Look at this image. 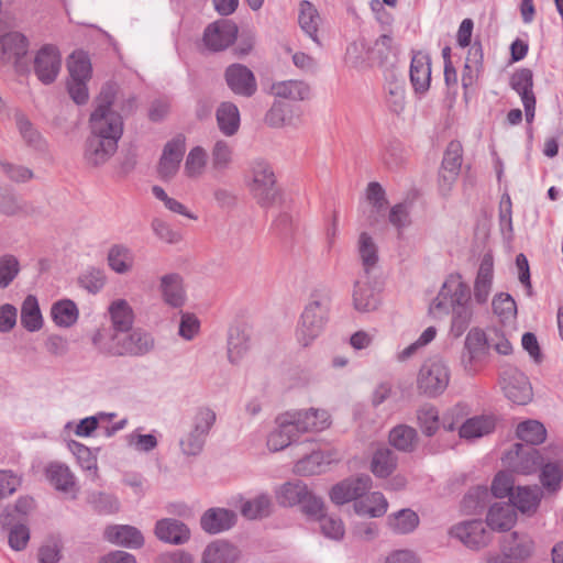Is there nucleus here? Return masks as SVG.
Listing matches in <instances>:
<instances>
[{
    "mask_svg": "<svg viewBox=\"0 0 563 563\" xmlns=\"http://www.w3.org/2000/svg\"><path fill=\"white\" fill-rule=\"evenodd\" d=\"M70 451L77 456L82 470L89 472L93 477L97 476V459L91 451L84 444L71 441L69 443Z\"/></svg>",
    "mask_w": 563,
    "mask_h": 563,
    "instance_id": "obj_63",
    "label": "nucleus"
},
{
    "mask_svg": "<svg viewBox=\"0 0 563 563\" xmlns=\"http://www.w3.org/2000/svg\"><path fill=\"white\" fill-rule=\"evenodd\" d=\"M238 26L230 20H218L209 24L203 32L205 45L213 52L229 47L236 38Z\"/></svg>",
    "mask_w": 563,
    "mask_h": 563,
    "instance_id": "obj_13",
    "label": "nucleus"
},
{
    "mask_svg": "<svg viewBox=\"0 0 563 563\" xmlns=\"http://www.w3.org/2000/svg\"><path fill=\"white\" fill-rule=\"evenodd\" d=\"M449 382V366L438 357L430 358L422 364L417 380L419 390L428 397L443 394Z\"/></svg>",
    "mask_w": 563,
    "mask_h": 563,
    "instance_id": "obj_7",
    "label": "nucleus"
},
{
    "mask_svg": "<svg viewBox=\"0 0 563 563\" xmlns=\"http://www.w3.org/2000/svg\"><path fill=\"white\" fill-rule=\"evenodd\" d=\"M489 349L490 342L485 332L478 328L472 329L465 338L461 354V364L465 372L474 374L487 358Z\"/></svg>",
    "mask_w": 563,
    "mask_h": 563,
    "instance_id": "obj_9",
    "label": "nucleus"
},
{
    "mask_svg": "<svg viewBox=\"0 0 563 563\" xmlns=\"http://www.w3.org/2000/svg\"><path fill=\"white\" fill-rule=\"evenodd\" d=\"M249 189L261 208H272L283 200L273 166L263 158H255L249 167Z\"/></svg>",
    "mask_w": 563,
    "mask_h": 563,
    "instance_id": "obj_5",
    "label": "nucleus"
},
{
    "mask_svg": "<svg viewBox=\"0 0 563 563\" xmlns=\"http://www.w3.org/2000/svg\"><path fill=\"white\" fill-rule=\"evenodd\" d=\"M277 428L272 431L267 438V448L273 452H278L296 441L298 432L295 429L287 412L276 418Z\"/></svg>",
    "mask_w": 563,
    "mask_h": 563,
    "instance_id": "obj_27",
    "label": "nucleus"
},
{
    "mask_svg": "<svg viewBox=\"0 0 563 563\" xmlns=\"http://www.w3.org/2000/svg\"><path fill=\"white\" fill-rule=\"evenodd\" d=\"M115 95L117 86L114 84L107 82L102 86L89 123L90 132L99 136L111 137L118 143L123 134V119L111 108L115 100Z\"/></svg>",
    "mask_w": 563,
    "mask_h": 563,
    "instance_id": "obj_3",
    "label": "nucleus"
},
{
    "mask_svg": "<svg viewBox=\"0 0 563 563\" xmlns=\"http://www.w3.org/2000/svg\"><path fill=\"white\" fill-rule=\"evenodd\" d=\"M29 40L20 32H8L0 36V62L20 59L26 55Z\"/></svg>",
    "mask_w": 563,
    "mask_h": 563,
    "instance_id": "obj_30",
    "label": "nucleus"
},
{
    "mask_svg": "<svg viewBox=\"0 0 563 563\" xmlns=\"http://www.w3.org/2000/svg\"><path fill=\"white\" fill-rule=\"evenodd\" d=\"M93 344L102 353L110 355H144L148 353L154 345L151 334L142 330H124L106 336L98 332L93 339Z\"/></svg>",
    "mask_w": 563,
    "mask_h": 563,
    "instance_id": "obj_4",
    "label": "nucleus"
},
{
    "mask_svg": "<svg viewBox=\"0 0 563 563\" xmlns=\"http://www.w3.org/2000/svg\"><path fill=\"white\" fill-rule=\"evenodd\" d=\"M108 265L118 274H126L133 267L134 256L128 246L123 244H114L108 252Z\"/></svg>",
    "mask_w": 563,
    "mask_h": 563,
    "instance_id": "obj_44",
    "label": "nucleus"
},
{
    "mask_svg": "<svg viewBox=\"0 0 563 563\" xmlns=\"http://www.w3.org/2000/svg\"><path fill=\"white\" fill-rule=\"evenodd\" d=\"M184 153L185 137L183 135L166 143L157 167V173L163 180H169L177 174Z\"/></svg>",
    "mask_w": 563,
    "mask_h": 563,
    "instance_id": "obj_17",
    "label": "nucleus"
},
{
    "mask_svg": "<svg viewBox=\"0 0 563 563\" xmlns=\"http://www.w3.org/2000/svg\"><path fill=\"white\" fill-rule=\"evenodd\" d=\"M397 466V456L389 448L377 449L373 455L371 468L375 476L385 478Z\"/></svg>",
    "mask_w": 563,
    "mask_h": 563,
    "instance_id": "obj_48",
    "label": "nucleus"
},
{
    "mask_svg": "<svg viewBox=\"0 0 563 563\" xmlns=\"http://www.w3.org/2000/svg\"><path fill=\"white\" fill-rule=\"evenodd\" d=\"M338 450L312 451L295 464V472L301 476H310L325 472L328 466L341 460Z\"/></svg>",
    "mask_w": 563,
    "mask_h": 563,
    "instance_id": "obj_18",
    "label": "nucleus"
},
{
    "mask_svg": "<svg viewBox=\"0 0 563 563\" xmlns=\"http://www.w3.org/2000/svg\"><path fill=\"white\" fill-rule=\"evenodd\" d=\"M501 552L505 563H523L533 552V541L528 534L515 531L504 539Z\"/></svg>",
    "mask_w": 563,
    "mask_h": 563,
    "instance_id": "obj_19",
    "label": "nucleus"
},
{
    "mask_svg": "<svg viewBox=\"0 0 563 563\" xmlns=\"http://www.w3.org/2000/svg\"><path fill=\"white\" fill-rule=\"evenodd\" d=\"M419 427L423 434L432 437L439 429V412L433 405L426 404L417 411Z\"/></svg>",
    "mask_w": 563,
    "mask_h": 563,
    "instance_id": "obj_54",
    "label": "nucleus"
},
{
    "mask_svg": "<svg viewBox=\"0 0 563 563\" xmlns=\"http://www.w3.org/2000/svg\"><path fill=\"white\" fill-rule=\"evenodd\" d=\"M251 349V331L246 325H233L228 331L227 355L232 365H239Z\"/></svg>",
    "mask_w": 563,
    "mask_h": 563,
    "instance_id": "obj_21",
    "label": "nucleus"
},
{
    "mask_svg": "<svg viewBox=\"0 0 563 563\" xmlns=\"http://www.w3.org/2000/svg\"><path fill=\"white\" fill-rule=\"evenodd\" d=\"M388 503L379 492H374L365 498L354 503V510L357 515L377 518L387 511Z\"/></svg>",
    "mask_w": 563,
    "mask_h": 563,
    "instance_id": "obj_42",
    "label": "nucleus"
},
{
    "mask_svg": "<svg viewBox=\"0 0 563 563\" xmlns=\"http://www.w3.org/2000/svg\"><path fill=\"white\" fill-rule=\"evenodd\" d=\"M488 489L483 486L471 488L461 501V511L465 515H476L484 510L488 498Z\"/></svg>",
    "mask_w": 563,
    "mask_h": 563,
    "instance_id": "obj_53",
    "label": "nucleus"
},
{
    "mask_svg": "<svg viewBox=\"0 0 563 563\" xmlns=\"http://www.w3.org/2000/svg\"><path fill=\"white\" fill-rule=\"evenodd\" d=\"M517 437L525 442L523 445L533 446L542 443L547 438L544 426L537 420H527L518 424Z\"/></svg>",
    "mask_w": 563,
    "mask_h": 563,
    "instance_id": "obj_51",
    "label": "nucleus"
},
{
    "mask_svg": "<svg viewBox=\"0 0 563 563\" xmlns=\"http://www.w3.org/2000/svg\"><path fill=\"white\" fill-rule=\"evenodd\" d=\"M449 536L474 551L486 548L492 541V532L486 521L481 519L463 520L453 525L449 530Z\"/></svg>",
    "mask_w": 563,
    "mask_h": 563,
    "instance_id": "obj_8",
    "label": "nucleus"
},
{
    "mask_svg": "<svg viewBox=\"0 0 563 563\" xmlns=\"http://www.w3.org/2000/svg\"><path fill=\"white\" fill-rule=\"evenodd\" d=\"M309 492L306 484L300 481L285 483L277 495L278 503L284 507L301 505Z\"/></svg>",
    "mask_w": 563,
    "mask_h": 563,
    "instance_id": "obj_52",
    "label": "nucleus"
},
{
    "mask_svg": "<svg viewBox=\"0 0 563 563\" xmlns=\"http://www.w3.org/2000/svg\"><path fill=\"white\" fill-rule=\"evenodd\" d=\"M232 162V148L222 140L214 143L211 152L212 168L218 172L225 170Z\"/></svg>",
    "mask_w": 563,
    "mask_h": 563,
    "instance_id": "obj_60",
    "label": "nucleus"
},
{
    "mask_svg": "<svg viewBox=\"0 0 563 563\" xmlns=\"http://www.w3.org/2000/svg\"><path fill=\"white\" fill-rule=\"evenodd\" d=\"M104 537L108 541L137 549L144 544V538L140 530L132 526H110L104 530Z\"/></svg>",
    "mask_w": 563,
    "mask_h": 563,
    "instance_id": "obj_32",
    "label": "nucleus"
},
{
    "mask_svg": "<svg viewBox=\"0 0 563 563\" xmlns=\"http://www.w3.org/2000/svg\"><path fill=\"white\" fill-rule=\"evenodd\" d=\"M388 527L397 534H407L419 526V516L409 508L400 509L390 514L387 518Z\"/></svg>",
    "mask_w": 563,
    "mask_h": 563,
    "instance_id": "obj_43",
    "label": "nucleus"
},
{
    "mask_svg": "<svg viewBox=\"0 0 563 563\" xmlns=\"http://www.w3.org/2000/svg\"><path fill=\"white\" fill-rule=\"evenodd\" d=\"M389 443L402 452H412L417 444V431L412 427L399 424L389 432Z\"/></svg>",
    "mask_w": 563,
    "mask_h": 563,
    "instance_id": "obj_49",
    "label": "nucleus"
},
{
    "mask_svg": "<svg viewBox=\"0 0 563 563\" xmlns=\"http://www.w3.org/2000/svg\"><path fill=\"white\" fill-rule=\"evenodd\" d=\"M224 78L231 91L238 96L250 98L257 91V82L253 71L242 64L227 67Z\"/></svg>",
    "mask_w": 563,
    "mask_h": 563,
    "instance_id": "obj_15",
    "label": "nucleus"
},
{
    "mask_svg": "<svg viewBox=\"0 0 563 563\" xmlns=\"http://www.w3.org/2000/svg\"><path fill=\"white\" fill-rule=\"evenodd\" d=\"M471 300L470 286L463 282L462 276L450 275L429 310L435 317L451 312V333L459 338L467 330L473 318Z\"/></svg>",
    "mask_w": 563,
    "mask_h": 563,
    "instance_id": "obj_1",
    "label": "nucleus"
},
{
    "mask_svg": "<svg viewBox=\"0 0 563 563\" xmlns=\"http://www.w3.org/2000/svg\"><path fill=\"white\" fill-rule=\"evenodd\" d=\"M272 92L278 98L303 101L309 99L311 90L307 82L289 79L274 82Z\"/></svg>",
    "mask_w": 563,
    "mask_h": 563,
    "instance_id": "obj_34",
    "label": "nucleus"
},
{
    "mask_svg": "<svg viewBox=\"0 0 563 563\" xmlns=\"http://www.w3.org/2000/svg\"><path fill=\"white\" fill-rule=\"evenodd\" d=\"M463 148L459 141H451L444 152L439 174V187L443 196H446L455 183L462 166Z\"/></svg>",
    "mask_w": 563,
    "mask_h": 563,
    "instance_id": "obj_10",
    "label": "nucleus"
},
{
    "mask_svg": "<svg viewBox=\"0 0 563 563\" xmlns=\"http://www.w3.org/2000/svg\"><path fill=\"white\" fill-rule=\"evenodd\" d=\"M62 67L58 49L51 44L44 45L35 55L34 73L44 85L54 82Z\"/></svg>",
    "mask_w": 563,
    "mask_h": 563,
    "instance_id": "obj_11",
    "label": "nucleus"
},
{
    "mask_svg": "<svg viewBox=\"0 0 563 563\" xmlns=\"http://www.w3.org/2000/svg\"><path fill=\"white\" fill-rule=\"evenodd\" d=\"M517 520V512L509 501H497L493 504L486 516V523L493 531H508Z\"/></svg>",
    "mask_w": 563,
    "mask_h": 563,
    "instance_id": "obj_26",
    "label": "nucleus"
},
{
    "mask_svg": "<svg viewBox=\"0 0 563 563\" xmlns=\"http://www.w3.org/2000/svg\"><path fill=\"white\" fill-rule=\"evenodd\" d=\"M317 521H319L320 530L325 538L335 541L343 539L345 529L340 518L325 514Z\"/></svg>",
    "mask_w": 563,
    "mask_h": 563,
    "instance_id": "obj_62",
    "label": "nucleus"
},
{
    "mask_svg": "<svg viewBox=\"0 0 563 563\" xmlns=\"http://www.w3.org/2000/svg\"><path fill=\"white\" fill-rule=\"evenodd\" d=\"M20 272V263L13 255L0 256V289L9 287Z\"/></svg>",
    "mask_w": 563,
    "mask_h": 563,
    "instance_id": "obj_59",
    "label": "nucleus"
},
{
    "mask_svg": "<svg viewBox=\"0 0 563 563\" xmlns=\"http://www.w3.org/2000/svg\"><path fill=\"white\" fill-rule=\"evenodd\" d=\"M540 479L542 485L551 492H555L560 488L563 479V471L556 463H543L541 465Z\"/></svg>",
    "mask_w": 563,
    "mask_h": 563,
    "instance_id": "obj_61",
    "label": "nucleus"
},
{
    "mask_svg": "<svg viewBox=\"0 0 563 563\" xmlns=\"http://www.w3.org/2000/svg\"><path fill=\"white\" fill-rule=\"evenodd\" d=\"M118 143L111 137L90 132L85 143L84 159L91 167L104 165L117 152Z\"/></svg>",
    "mask_w": 563,
    "mask_h": 563,
    "instance_id": "obj_12",
    "label": "nucleus"
},
{
    "mask_svg": "<svg viewBox=\"0 0 563 563\" xmlns=\"http://www.w3.org/2000/svg\"><path fill=\"white\" fill-rule=\"evenodd\" d=\"M494 261L493 256L485 254L481 261L473 287L474 301L477 305H485L493 288Z\"/></svg>",
    "mask_w": 563,
    "mask_h": 563,
    "instance_id": "obj_25",
    "label": "nucleus"
},
{
    "mask_svg": "<svg viewBox=\"0 0 563 563\" xmlns=\"http://www.w3.org/2000/svg\"><path fill=\"white\" fill-rule=\"evenodd\" d=\"M357 253L364 275L369 276L371 272L378 263V247L374 239L367 232H362L358 235Z\"/></svg>",
    "mask_w": 563,
    "mask_h": 563,
    "instance_id": "obj_41",
    "label": "nucleus"
},
{
    "mask_svg": "<svg viewBox=\"0 0 563 563\" xmlns=\"http://www.w3.org/2000/svg\"><path fill=\"white\" fill-rule=\"evenodd\" d=\"M388 221L397 230L398 236L400 238L402 231L411 223L409 206L405 202H400L391 207Z\"/></svg>",
    "mask_w": 563,
    "mask_h": 563,
    "instance_id": "obj_64",
    "label": "nucleus"
},
{
    "mask_svg": "<svg viewBox=\"0 0 563 563\" xmlns=\"http://www.w3.org/2000/svg\"><path fill=\"white\" fill-rule=\"evenodd\" d=\"M51 316L56 325L60 328H69L77 322L79 311L73 300L63 299L53 303Z\"/></svg>",
    "mask_w": 563,
    "mask_h": 563,
    "instance_id": "obj_45",
    "label": "nucleus"
},
{
    "mask_svg": "<svg viewBox=\"0 0 563 563\" xmlns=\"http://www.w3.org/2000/svg\"><path fill=\"white\" fill-rule=\"evenodd\" d=\"M239 558V550L224 540L211 542L203 551V563H235Z\"/></svg>",
    "mask_w": 563,
    "mask_h": 563,
    "instance_id": "obj_33",
    "label": "nucleus"
},
{
    "mask_svg": "<svg viewBox=\"0 0 563 563\" xmlns=\"http://www.w3.org/2000/svg\"><path fill=\"white\" fill-rule=\"evenodd\" d=\"M505 396L517 405H526L532 399V387L529 378L517 368L503 373Z\"/></svg>",
    "mask_w": 563,
    "mask_h": 563,
    "instance_id": "obj_14",
    "label": "nucleus"
},
{
    "mask_svg": "<svg viewBox=\"0 0 563 563\" xmlns=\"http://www.w3.org/2000/svg\"><path fill=\"white\" fill-rule=\"evenodd\" d=\"M155 534L163 542L183 544L189 540L190 530L177 519L165 518L156 522Z\"/></svg>",
    "mask_w": 563,
    "mask_h": 563,
    "instance_id": "obj_29",
    "label": "nucleus"
},
{
    "mask_svg": "<svg viewBox=\"0 0 563 563\" xmlns=\"http://www.w3.org/2000/svg\"><path fill=\"white\" fill-rule=\"evenodd\" d=\"M271 511V499L267 495H260L253 499L246 500L241 506V514L247 519H258L267 517Z\"/></svg>",
    "mask_w": 563,
    "mask_h": 563,
    "instance_id": "obj_55",
    "label": "nucleus"
},
{
    "mask_svg": "<svg viewBox=\"0 0 563 563\" xmlns=\"http://www.w3.org/2000/svg\"><path fill=\"white\" fill-rule=\"evenodd\" d=\"M295 429L299 433L320 432L330 427V415L324 409L309 408L306 410L287 411Z\"/></svg>",
    "mask_w": 563,
    "mask_h": 563,
    "instance_id": "obj_16",
    "label": "nucleus"
},
{
    "mask_svg": "<svg viewBox=\"0 0 563 563\" xmlns=\"http://www.w3.org/2000/svg\"><path fill=\"white\" fill-rule=\"evenodd\" d=\"M106 280L107 277L104 272L95 267L88 268L78 278L79 285L90 294L99 292L103 288Z\"/></svg>",
    "mask_w": 563,
    "mask_h": 563,
    "instance_id": "obj_58",
    "label": "nucleus"
},
{
    "mask_svg": "<svg viewBox=\"0 0 563 563\" xmlns=\"http://www.w3.org/2000/svg\"><path fill=\"white\" fill-rule=\"evenodd\" d=\"M216 118L220 131L227 135H234L240 128V111L231 101L221 102L217 109Z\"/></svg>",
    "mask_w": 563,
    "mask_h": 563,
    "instance_id": "obj_37",
    "label": "nucleus"
},
{
    "mask_svg": "<svg viewBox=\"0 0 563 563\" xmlns=\"http://www.w3.org/2000/svg\"><path fill=\"white\" fill-rule=\"evenodd\" d=\"M67 67L69 71V79L90 80L91 64L84 53L80 52L71 54Z\"/></svg>",
    "mask_w": 563,
    "mask_h": 563,
    "instance_id": "obj_56",
    "label": "nucleus"
},
{
    "mask_svg": "<svg viewBox=\"0 0 563 563\" xmlns=\"http://www.w3.org/2000/svg\"><path fill=\"white\" fill-rule=\"evenodd\" d=\"M410 82L417 95L426 93L431 82V58L428 54L416 52L410 63Z\"/></svg>",
    "mask_w": 563,
    "mask_h": 563,
    "instance_id": "obj_23",
    "label": "nucleus"
},
{
    "mask_svg": "<svg viewBox=\"0 0 563 563\" xmlns=\"http://www.w3.org/2000/svg\"><path fill=\"white\" fill-rule=\"evenodd\" d=\"M14 119L19 133L25 144L37 152L46 151V141L29 118L22 112H16Z\"/></svg>",
    "mask_w": 563,
    "mask_h": 563,
    "instance_id": "obj_38",
    "label": "nucleus"
},
{
    "mask_svg": "<svg viewBox=\"0 0 563 563\" xmlns=\"http://www.w3.org/2000/svg\"><path fill=\"white\" fill-rule=\"evenodd\" d=\"M46 477L55 489L70 492L75 486V477L69 467L60 463H51L46 467Z\"/></svg>",
    "mask_w": 563,
    "mask_h": 563,
    "instance_id": "obj_46",
    "label": "nucleus"
},
{
    "mask_svg": "<svg viewBox=\"0 0 563 563\" xmlns=\"http://www.w3.org/2000/svg\"><path fill=\"white\" fill-rule=\"evenodd\" d=\"M320 21L321 18L317 8L308 0L300 1L298 12L299 26L317 44H320L318 38Z\"/></svg>",
    "mask_w": 563,
    "mask_h": 563,
    "instance_id": "obj_36",
    "label": "nucleus"
},
{
    "mask_svg": "<svg viewBox=\"0 0 563 563\" xmlns=\"http://www.w3.org/2000/svg\"><path fill=\"white\" fill-rule=\"evenodd\" d=\"M495 426L496 421L493 416H475L463 422L459 433L463 439H477L493 432Z\"/></svg>",
    "mask_w": 563,
    "mask_h": 563,
    "instance_id": "obj_35",
    "label": "nucleus"
},
{
    "mask_svg": "<svg viewBox=\"0 0 563 563\" xmlns=\"http://www.w3.org/2000/svg\"><path fill=\"white\" fill-rule=\"evenodd\" d=\"M236 522L234 511L224 508L208 509L201 517V528L211 534H217L231 529Z\"/></svg>",
    "mask_w": 563,
    "mask_h": 563,
    "instance_id": "obj_28",
    "label": "nucleus"
},
{
    "mask_svg": "<svg viewBox=\"0 0 563 563\" xmlns=\"http://www.w3.org/2000/svg\"><path fill=\"white\" fill-rule=\"evenodd\" d=\"M109 314L114 333L132 330L134 312L125 299H117L109 306Z\"/></svg>",
    "mask_w": 563,
    "mask_h": 563,
    "instance_id": "obj_40",
    "label": "nucleus"
},
{
    "mask_svg": "<svg viewBox=\"0 0 563 563\" xmlns=\"http://www.w3.org/2000/svg\"><path fill=\"white\" fill-rule=\"evenodd\" d=\"M206 164H207L206 151L200 146H196L187 155V158L185 162V174L190 178L198 177L202 174V172L206 167Z\"/></svg>",
    "mask_w": 563,
    "mask_h": 563,
    "instance_id": "obj_57",
    "label": "nucleus"
},
{
    "mask_svg": "<svg viewBox=\"0 0 563 563\" xmlns=\"http://www.w3.org/2000/svg\"><path fill=\"white\" fill-rule=\"evenodd\" d=\"M353 306L360 312H369L377 308L378 299L374 292L368 276H361L353 287Z\"/></svg>",
    "mask_w": 563,
    "mask_h": 563,
    "instance_id": "obj_31",
    "label": "nucleus"
},
{
    "mask_svg": "<svg viewBox=\"0 0 563 563\" xmlns=\"http://www.w3.org/2000/svg\"><path fill=\"white\" fill-rule=\"evenodd\" d=\"M542 497L541 489L536 485L533 487H517L516 493L511 494L509 503L514 505L515 509L521 512H533L537 510L540 499Z\"/></svg>",
    "mask_w": 563,
    "mask_h": 563,
    "instance_id": "obj_39",
    "label": "nucleus"
},
{
    "mask_svg": "<svg viewBox=\"0 0 563 563\" xmlns=\"http://www.w3.org/2000/svg\"><path fill=\"white\" fill-rule=\"evenodd\" d=\"M331 306V291L327 287L316 288L306 305L296 329L300 345H310L323 331Z\"/></svg>",
    "mask_w": 563,
    "mask_h": 563,
    "instance_id": "obj_2",
    "label": "nucleus"
},
{
    "mask_svg": "<svg viewBox=\"0 0 563 563\" xmlns=\"http://www.w3.org/2000/svg\"><path fill=\"white\" fill-rule=\"evenodd\" d=\"M158 289L163 301L172 308H181L186 302L184 279L178 273L165 274L159 278Z\"/></svg>",
    "mask_w": 563,
    "mask_h": 563,
    "instance_id": "obj_24",
    "label": "nucleus"
},
{
    "mask_svg": "<svg viewBox=\"0 0 563 563\" xmlns=\"http://www.w3.org/2000/svg\"><path fill=\"white\" fill-rule=\"evenodd\" d=\"M385 91L389 110L396 114L401 113L406 107V88L404 80L393 77L387 81Z\"/></svg>",
    "mask_w": 563,
    "mask_h": 563,
    "instance_id": "obj_50",
    "label": "nucleus"
},
{
    "mask_svg": "<svg viewBox=\"0 0 563 563\" xmlns=\"http://www.w3.org/2000/svg\"><path fill=\"white\" fill-rule=\"evenodd\" d=\"M511 88L521 97L526 120L530 123L534 118L536 97L532 91V71L528 68L516 71L510 79Z\"/></svg>",
    "mask_w": 563,
    "mask_h": 563,
    "instance_id": "obj_20",
    "label": "nucleus"
},
{
    "mask_svg": "<svg viewBox=\"0 0 563 563\" xmlns=\"http://www.w3.org/2000/svg\"><path fill=\"white\" fill-rule=\"evenodd\" d=\"M21 324L30 332L38 331L43 325V318L35 296L29 295L21 307Z\"/></svg>",
    "mask_w": 563,
    "mask_h": 563,
    "instance_id": "obj_47",
    "label": "nucleus"
},
{
    "mask_svg": "<svg viewBox=\"0 0 563 563\" xmlns=\"http://www.w3.org/2000/svg\"><path fill=\"white\" fill-rule=\"evenodd\" d=\"M216 418V412L211 408H197L191 418L190 430L179 441L180 450L185 455L196 456L202 451Z\"/></svg>",
    "mask_w": 563,
    "mask_h": 563,
    "instance_id": "obj_6",
    "label": "nucleus"
},
{
    "mask_svg": "<svg viewBox=\"0 0 563 563\" xmlns=\"http://www.w3.org/2000/svg\"><path fill=\"white\" fill-rule=\"evenodd\" d=\"M507 457L511 460V465L517 473L531 474L537 472L544 462L539 450L533 446L515 444V452L510 451Z\"/></svg>",
    "mask_w": 563,
    "mask_h": 563,
    "instance_id": "obj_22",
    "label": "nucleus"
}]
</instances>
